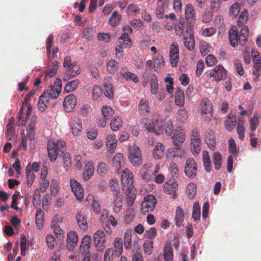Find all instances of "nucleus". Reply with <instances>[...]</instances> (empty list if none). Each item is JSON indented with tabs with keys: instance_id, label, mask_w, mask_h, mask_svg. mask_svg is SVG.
<instances>
[{
	"instance_id": "obj_1",
	"label": "nucleus",
	"mask_w": 261,
	"mask_h": 261,
	"mask_svg": "<svg viewBox=\"0 0 261 261\" xmlns=\"http://www.w3.org/2000/svg\"><path fill=\"white\" fill-rule=\"evenodd\" d=\"M121 181L122 190L125 193H131L134 190V179L132 172L125 169L121 174Z\"/></svg>"
},
{
	"instance_id": "obj_2",
	"label": "nucleus",
	"mask_w": 261,
	"mask_h": 261,
	"mask_svg": "<svg viewBox=\"0 0 261 261\" xmlns=\"http://www.w3.org/2000/svg\"><path fill=\"white\" fill-rule=\"evenodd\" d=\"M57 93H51V90L46 89L40 96L38 101V109L40 112H44L49 106L50 101L57 99Z\"/></svg>"
},
{
	"instance_id": "obj_3",
	"label": "nucleus",
	"mask_w": 261,
	"mask_h": 261,
	"mask_svg": "<svg viewBox=\"0 0 261 261\" xmlns=\"http://www.w3.org/2000/svg\"><path fill=\"white\" fill-rule=\"evenodd\" d=\"M63 66L66 68L68 72L65 76L68 79L75 77L80 73V67L76 61H71L70 57H66L64 59Z\"/></svg>"
},
{
	"instance_id": "obj_4",
	"label": "nucleus",
	"mask_w": 261,
	"mask_h": 261,
	"mask_svg": "<svg viewBox=\"0 0 261 261\" xmlns=\"http://www.w3.org/2000/svg\"><path fill=\"white\" fill-rule=\"evenodd\" d=\"M142 122L144 123L145 129L150 132H154L156 135H160L163 133V124L161 120H155L151 121L148 119H143Z\"/></svg>"
},
{
	"instance_id": "obj_5",
	"label": "nucleus",
	"mask_w": 261,
	"mask_h": 261,
	"mask_svg": "<svg viewBox=\"0 0 261 261\" xmlns=\"http://www.w3.org/2000/svg\"><path fill=\"white\" fill-rule=\"evenodd\" d=\"M93 244L97 251H103L106 248V235L103 230H97L93 235Z\"/></svg>"
},
{
	"instance_id": "obj_6",
	"label": "nucleus",
	"mask_w": 261,
	"mask_h": 261,
	"mask_svg": "<svg viewBox=\"0 0 261 261\" xmlns=\"http://www.w3.org/2000/svg\"><path fill=\"white\" fill-rule=\"evenodd\" d=\"M129 161L135 166H140L142 163V158L139 148L135 145L130 147L128 150Z\"/></svg>"
},
{
	"instance_id": "obj_7",
	"label": "nucleus",
	"mask_w": 261,
	"mask_h": 261,
	"mask_svg": "<svg viewBox=\"0 0 261 261\" xmlns=\"http://www.w3.org/2000/svg\"><path fill=\"white\" fill-rule=\"evenodd\" d=\"M156 203V200L155 196L152 195L146 196L141 204L142 213L146 214L149 212H152L154 209Z\"/></svg>"
},
{
	"instance_id": "obj_8",
	"label": "nucleus",
	"mask_w": 261,
	"mask_h": 261,
	"mask_svg": "<svg viewBox=\"0 0 261 261\" xmlns=\"http://www.w3.org/2000/svg\"><path fill=\"white\" fill-rule=\"evenodd\" d=\"M185 174L191 179L194 178L196 176L197 166L195 160L191 158H188L186 162L184 168Z\"/></svg>"
},
{
	"instance_id": "obj_9",
	"label": "nucleus",
	"mask_w": 261,
	"mask_h": 261,
	"mask_svg": "<svg viewBox=\"0 0 261 261\" xmlns=\"http://www.w3.org/2000/svg\"><path fill=\"white\" fill-rule=\"evenodd\" d=\"M70 185L76 199L79 201L82 200L84 198V190L81 184L75 179L72 178L70 180Z\"/></svg>"
},
{
	"instance_id": "obj_10",
	"label": "nucleus",
	"mask_w": 261,
	"mask_h": 261,
	"mask_svg": "<svg viewBox=\"0 0 261 261\" xmlns=\"http://www.w3.org/2000/svg\"><path fill=\"white\" fill-rule=\"evenodd\" d=\"M209 76L214 77L216 81L219 82L226 77L227 71L222 65H218L210 71Z\"/></svg>"
},
{
	"instance_id": "obj_11",
	"label": "nucleus",
	"mask_w": 261,
	"mask_h": 261,
	"mask_svg": "<svg viewBox=\"0 0 261 261\" xmlns=\"http://www.w3.org/2000/svg\"><path fill=\"white\" fill-rule=\"evenodd\" d=\"M77 104L76 99L74 95L71 94L67 95L64 98L63 106L66 112L73 111Z\"/></svg>"
},
{
	"instance_id": "obj_12",
	"label": "nucleus",
	"mask_w": 261,
	"mask_h": 261,
	"mask_svg": "<svg viewBox=\"0 0 261 261\" xmlns=\"http://www.w3.org/2000/svg\"><path fill=\"white\" fill-rule=\"evenodd\" d=\"M169 57L172 66H176L179 59V50L178 46L176 42H173L171 45Z\"/></svg>"
},
{
	"instance_id": "obj_13",
	"label": "nucleus",
	"mask_w": 261,
	"mask_h": 261,
	"mask_svg": "<svg viewBox=\"0 0 261 261\" xmlns=\"http://www.w3.org/2000/svg\"><path fill=\"white\" fill-rule=\"evenodd\" d=\"M178 185L174 178L167 181L163 185L164 192L168 194H173L176 192Z\"/></svg>"
},
{
	"instance_id": "obj_14",
	"label": "nucleus",
	"mask_w": 261,
	"mask_h": 261,
	"mask_svg": "<svg viewBox=\"0 0 261 261\" xmlns=\"http://www.w3.org/2000/svg\"><path fill=\"white\" fill-rule=\"evenodd\" d=\"M91 247V238L90 236H85L82 239L80 247L81 254H90V249Z\"/></svg>"
},
{
	"instance_id": "obj_15",
	"label": "nucleus",
	"mask_w": 261,
	"mask_h": 261,
	"mask_svg": "<svg viewBox=\"0 0 261 261\" xmlns=\"http://www.w3.org/2000/svg\"><path fill=\"white\" fill-rule=\"evenodd\" d=\"M69 125L73 136H79L82 129V123L79 118L72 117L70 119Z\"/></svg>"
},
{
	"instance_id": "obj_16",
	"label": "nucleus",
	"mask_w": 261,
	"mask_h": 261,
	"mask_svg": "<svg viewBox=\"0 0 261 261\" xmlns=\"http://www.w3.org/2000/svg\"><path fill=\"white\" fill-rule=\"evenodd\" d=\"M77 234L75 232H70L67 235L66 247L68 250L73 251L78 242Z\"/></svg>"
},
{
	"instance_id": "obj_17",
	"label": "nucleus",
	"mask_w": 261,
	"mask_h": 261,
	"mask_svg": "<svg viewBox=\"0 0 261 261\" xmlns=\"http://www.w3.org/2000/svg\"><path fill=\"white\" fill-rule=\"evenodd\" d=\"M185 135L180 128L176 129L171 137L173 144L178 146L185 141Z\"/></svg>"
},
{
	"instance_id": "obj_18",
	"label": "nucleus",
	"mask_w": 261,
	"mask_h": 261,
	"mask_svg": "<svg viewBox=\"0 0 261 261\" xmlns=\"http://www.w3.org/2000/svg\"><path fill=\"white\" fill-rule=\"evenodd\" d=\"M185 14L186 19L189 23H191L195 20V11L192 4L189 3L186 5Z\"/></svg>"
},
{
	"instance_id": "obj_19",
	"label": "nucleus",
	"mask_w": 261,
	"mask_h": 261,
	"mask_svg": "<svg viewBox=\"0 0 261 261\" xmlns=\"http://www.w3.org/2000/svg\"><path fill=\"white\" fill-rule=\"evenodd\" d=\"M185 151L180 147H176L169 148L167 152V157L170 159L175 158H182L185 155Z\"/></svg>"
},
{
	"instance_id": "obj_20",
	"label": "nucleus",
	"mask_w": 261,
	"mask_h": 261,
	"mask_svg": "<svg viewBox=\"0 0 261 261\" xmlns=\"http://www.w3.org/2000/svg\"><path fill=\"white\" fill-rule=\"evenodd\" d=\"M120 74L121 76L127 81H132L135 83L139 82V79L135 73L129 71L125 67L121 69Z\"/></svg>"
},
{
	"instance_id": "obj_21",
	"label": "nucleus",
	"mask_w": 261,
	"mask_h": 261,
	"mask_svg": "<svg viewBox=\"0 0 261 261\" xmlns=\"http://www.w3.org/2000/svg\"><path fill=\"white\" fill-rule=\"evenodd\" d=\"M184 40L185 46L188 50H192L194 49L195 41L191 31L189 33L188 31H186V34L184 36Z\"/></svg>"
},
{
	"instance_id": "obj_22",
	"label": "nucleus",
	"mask_w": 261,
	"mask_h": 261,
	"mask_svg": "<svg viewBox=\"0 0 261 261\" xmlns=\"http://www.w3.org/2000/svg\"><path fill=\"white\" fill-rule=\"evenodd\" d=\"M213 110L212 103L207 98H203L201 102V114H210Z\"/></svg>"
},
{
	"instance_id": "obj_23",
	"label": "nucleus",
	"mask_w": 261,
	"mask_h": 261,
	"mask_svg": "<svg viewBox=\"0 0 261 261\" xmlns=\"http://www.w3.org/2000/svg\"><path fill=\"white\" fill-rule=\"evenodd\" d=\"M113 195L115 196L113 200V209L115 212H119L122 208L123 196L121 193H117Z\"/></svg>"
},
{
	"instance_id": "obj_24",
	"label": "nucleus",
	"mask_w": 261,
	"mask_h": 261,
	"mask_svg": "<svg viewBox=\"0 0 261 261\" xmlns=\"http://www.w3.org/2000/svg\"><path fill=\"white\" fill-rule=\"evenodd\" d=\"M249 35V29L247 27H243L238 34V41L239 44L241 46H243L245 44Z\"/></svg>"
},
{
	"instance_id": "obj_25",
	"label": "nucleus",
	"mask_w": 261,
	"mask_h": 261,
	"mask_svg": "<svg viewBox=\"0 0 261 261\" xmlns=\"http://www.w3.org/2000/svg\"><path fill=\"white\" fill-rule=\"evenodd\" d=\"M165 146L161 143H156L153 150L152 155L155 159H161L164 154Z\"/></svg>"
},
{
	"instance_id": "obj_26",
	"label": "nucleus",
	"mask_w": 261,
	"mask_h": 261,
	"mask_svg": "<svg viewBox=\"0 0 261 261\" xmlns=\"http://www.w3.org/2000/svg\"><path fill=\"white\" fill-rule=\"evenodd\" d=\"M103 87L105 95L110 99L113 98L114 96L113 86L109 79H105L103 81Z\"/></svg>"
},
{
	"instance_id": "obj_27",
	"label": "nucleus",
	"mask_w": 261,
	"mask_h": 261,
	"mask_svg": "<svg viewBox=\"0 0 261 261\" xmlns=\"http://www.w3.org/2000/svg\"><path fill=\"white\" fill-rule=\"evenodd\" d=\"M55 146L51 141H48L47 144L48 156L51 162H55L57 160L58 155L61 154L56 151Z\"/></svg>"
},
{
	"instance_id": "obj_28",
	"label": "nucleus",
	"mask_w": 261,
	"mask_h": 261,
	"mask_svg": "<svg viewBox=\"0 0 261 261\" xmlns=\"http://www.w3.org/2000/svg\"><path fill=\"white\" fill-rule=\"evenodd\" d=\"M76 219L79 227L84 230L87 229L88 223L87 217L81 212L76 215Z\"/></svg>"
},
{
	"instance_id": "obj_29",
	"label": "nucleus",
	"mask_w": 261,
	"mask_h": 261,
	"mask_svg": "<svg viewBox=\"0 0 261 261\" xmlns=\"http://www.w3.org/2000/svg\"><path fill=\"white\" fill-rule=\"evenodd\" d=\"M163 256L164 261H173V250L171 244H166L165 245Z\"/></svg>"
},
{
	"instance_id": "obj_30",
	"label": "nucleus",
	"mask_w": 261,
	"mask_h": 261,
	"mask_svg": "<svg viewBox=\"0 0 261 261\" xmlns=\"http://www.w3.org/2000/svg\"><path fill=\"white\" fill-rule=\"evenodd\" d=\"M117 145V140L115 135H110L107 137L106 146L109 151H113Z\"/></svg>"
},
{
	"instance_id": "obj_31",
	"label": "nucleus",
	"mask_w": 261,
	"mask_h": 261,
	"mask_svg": "<svg viewBox=\"0 0 261 261\" xmlns=\"http://www.w3.org/2000/svg\"><path fill=\"white\" fill-rule=\"evenodd\" d=\"M175 103L177 106L182 107L185 103L184 91L179 88L176 89L175 94Z\"/></svg>"
},
{
	"instance_id": "obj_32",
	"label": "nucleus",
	"mask_w": 261,
	"mask_h": 261,
	"mask_svg": "<svg viewBox=\"0 0 261 261\" xmlns=\"http://www.w3.org/2000/svg\"><path fill=\"white\" fill-rule=\"evenodd\" d=\"M229 40L230 45L235 47L239 44L238 30L232 29L229 32Z\"/></svg>"
},
{
	"instance_id": "obj_33",
	"label": "nucleus",
	"mask_w": 261,
	"mask_h": 261,
	"mask_svg": "<svg viewBox=\"0 0 261 261\" xmlns=\"http://www.w3.org/2000/svg\"><path fill=\"white\" fill-rule=\"evenodd\" d=\"M170 5V3L169 0H164L161 6H158L155 11V15L158 18L162 19L164 17H165V7L167 8Z\"/></svg>"
},
{
	"instance_id": "obj_34",
	"label": "nucleus",
	"mask_w": 261,
	"mask_h": 261,
	"mask_svg": "<svg viewBox=\"0 0 261 261\" xmlns=\"http://www.w3.org/2000/svg\"><path fill=\"white\" fill-rule=\"evenodd\" d=\"M48 141H51L55 145V149L60 154H63L66 151V143L62 140H58L57 141L54 140H50Z\"/></svg>"
},
{
	"instance_id": "obj_35",
	"label": "nucleus",
	"mask_w": 261,
	"mask_h": 261,
	"mask_svg": "<svg viewBox=\"0 0 261 261\" xmlns=\"http://www.w3.org/2000/svg\"><path fill=\"white\" fill-rule=\"evenodd\" d=\"M184 213L182 208L180 206H178L176 207L175 216V223L177 226H180L182 225L184 220Z\"/></svg>"
},
{
	"instance_id": "obj_36",
	"label": "nucleus",
	"mask_w": 261,
	"mask_h": 261,
	"mask_svg": "<svg viewBox=\"0 0 261 261\" xmlns=\"http://www.w3.org/2000/svg\"><path fill=\"white\" fill-rule=\"evenodd\" d=\"M115 254L116 256H119L123 252V241L122 239L116 238L114 242Z\"/></svg>"
},
{
	"instance_id": "obj_37",
	"label": "nucleus",
	"mask_w": 261,
	"mask_h": 261,
	"mask_svg": "<svg viewBox=\"0 0 261 261\" xmlns=\"http://www.w3.org/2000/svg\"><path fill=\"white\" fill-rule=\"evenodd\" d=\"M43 211L40 208L37 210L35 214V222L39 229H41L43 226Z\"/></svg>"
},
{
	"instance_id": "obj_38",
	"label": "nucleus",
	"mask_w": 261,
	"mask_h": 261,
	"mask_svg": "<svg viewBox=\"0 0 261 261\" xmlns=\"http://www.w3.org/2000/svg\"><path fill=\"white\" fill-rule=\"evenodd\" d=\"M113 165L115 168H120L124 164L123 155L118 153L115 154L112 160Z\"/></svg>"
},
{
	"instance_id": "obj_39",
	"label": "nucleus",
	"mask_w": 261,
	"mask_h": 261,
	"mask_svg": "<svg viewBox=\"0 0 261 261\" xmlns=\"http://www.w3.org/2000/svg\"><path fill=\"white\" fill-rule=\"evenodd\" d=\"M245 126L243 121L239 120L237 126V132L239 139L243 141L245 138Z\"/></svg>"
},
{
	"instance_id": "obj_40",
	"label": "nucleus",
	"mask_w": 261,
	"mask_h": 261,
	"mask_svg": "<svg viewBox=\"0 0 261 261\" xmlns=\"http://www.w3.org/2000/svg\"><path fill=\"white\" fill-rule=\"evenodd\" d=\"M62 88V81L60 79H57L55 82L54 86L49 87L47 90H51V93H57V98L59 96Z\"/></svg>"
},
{
	"instance_id": "obj_41",
	"label": "nucleus",
	"mask_w": 261,
	"mask_h": 261,
	"mask_svg": "<svg viewBox=\"0 0 261 261\" xmlns=\"http://www.w3.org/2000/svg\"><path fill=\"white\" fill-rule=\"evenodd\" d=\"M122 126V120L119 116H115L112 120L110 126L113 131L118 130Z\"/></svg>"
},
{
	"instance_id": "obj_42",
	"label": "nucleus",
	"mask_w": 261,
	"mask_h": 261,
	"mask_svg": "<svg viewBox=\"0 0 261 261\" xmlns=\"http://www.w3.org/2000/svg\"><path fill=\"white\" fill-rule=\"evenodd\" d=\"M250 128L252 132H255L259 126V116L258 114H254L250 119Z\"/></svg>"
},
{
	"instance_id": "obj_43",
	"label": "nucleus",
	"mask_w": 261,
	"mask_h": 261,
	"mask_svg": "<svg viewBox=\"0 0 261 261\" xmlns=\"http://www.w3.org/2000/svg\"><path fill=\"white\" fill-rule=\"evenodd\" d=\"M186 192L189 199L194 198L196 193V185L193 182L189 183L186 188Z\"/></svg>"
},
{
	"instance_id": "obj_44",
	"label": "nucleus",
	"mask_w": 261,
	"mask_h": 261,
	"mask_svg": "<svg viewBox=\"0 0 261 261\" xmlns=\"http://www.w3.org/2000/svg\"><path fill=\"white\" fill-rule=\"evenodd\" d=\"M200 145V139L191 140V151L194 155L197 154L200 152L201 150Z\"/></svg>"
},
{
	"instance_id": "obj_45",
	"label": "nucleus",
	"mask_w": 261,
	"mask_h": 261,
	"mask_svg": "<svg viewBox=\"0 0 261 261\" xmlns=\"http://www.w3.org/2000/svg\"><path fill=\"white\" fill-rule=\"evenodd\" d=\"M79 83L80 81L77 79L68 82L65 86L64 91L66 93H69L75 90Z\"/></svg>"
},
{
	"instance_id": "obj_46",
	"label": "nucleus",
	"mask_w": 261,
	"mask_h": 261,
	"mask_svg": "<svg viewBox=\"0 0 261 261\" xmlns=\"http://www.w3.org/2000/svg\"><path fill=\"white\" fill-rule=\"evenodd\" d=\"M214 22L216 27H217L220 32H223L225 30V23L223 17L221 15H217L215 17Z\"/></svg>"
},
{
	"instance_id": "obj_47",
	"label": "nucleus",
	"mask_w": 261,
	"mask_h": 261,
	"mask_svg": "<svg viewBox=\"0 0 261 261\" xmlns=\"http://www.w3.org/2000/svg\"><path fill=\"white\" fill-rule=\"evenodd\" d=\"M121 16L118 15L117 11H114L111 16L109 18L108 22L112 26L118 25L120 22Z\"/></svg>"
},
{
	"instance_id": "obj_48",
	"label": "nucleus",
	"mask_w": 261,
	"mask_h": 261,
	"mask_svg": "<svg viewBox=\"0 0 261 261\" xmlns=\"http://www.w3.org/2000/svg\"><path fill=\"white\" fill-rule=\"evenodd\" d=\"M26 178L27 180V185L31 187L35 179V175L32 171H31L30 166H27L25 168Z\"/></svg>"
},
{
	"instance_id": "obj_49",
	"label": "nucleus",
	"mask_w": 261,
	"mask_h": 261,
	"mask_svg": "<svg viewBox=\"0 0 261 261\" xmlns=\"http://www.w3.org/2000/svg\"><path fill=\"white\" fill-rule=\"evenodd\" d=\"M119 68V64L114 60H111L107 64V69L110 74H113Z\"/></svg>"
},
{
	"instance_id": "obj_50",
	"label": "nucleus",
	"mask_w": 261,
	"mask_h": 261,
	"mask_svg": "<svg viewBox=\"0 0 261 261\" xmlns=\"http://www.w3.org/2000/svg\"><path fill=\"white\" fill-rule=\"evenodd\" d=\"M177 115V120L181 122H185L187 121L189 117L188 113L185 108H182L178 110Z\"/></svg>"
},
{
	"instance_id": "obj_51",
	"label": "nucleus",
	"mask_w": 261,
	"mask_h": 261,
	"mask_svg": "<svg viewBox=\"0 0 261 261\" xmlns=\"http://www.w3.org/2000/svg\"><path fill=\"white\" fill-rule=\"evenodd\" d=\"M236 119L235 117L228 116L225 121V128L228 131H231L236 124Z\"/></svg>"
},
{
	"instance_id": "obj_52",
	"label": "nucleus",
	"mask_w": 261,
	"mask_h": 261,
	"mask_svg": "<svg viewBox=\"0 0 261 261\" xmlns=\"http://www.w3.org/2000/svg\"><path fill=\"white\" fill-rule=\"evenodd\" d=\"M153 67L154 70L158 72V69L164 67V60L163 57L159 56L155 57L153 60Z\"/></svg>"
},
{
	"instance_id": "obj_53",
	"label": "nucleus",
	"mask_w": 261,
	"mask_h": 261,
	"mask_svg": "<svg viewBox=\"0 0 261 261\" xmlns=\"http://www.w3.org/2000/svg\"><path fill=\"white\" fill-rule=\"evenodd\" d=\"M192 217L195 221H198L200 218V208L197 201L193 204Z\"/></svg>"
},
{
	"instance_id": "obj_54",
	"label": "nucleus",
	"mask_w": 261,
	"mask_h": 261,
	"mask_svg": "<svg viewBox=\"0 0 261 261\" xmlns=\"http://www.w3.org/2000/svg\"><path fill=\"white\" fill-rule=\"evenodd\" d=\"M101 112L103 117L110 119L114 114V110L109 106H103L101 109Z\"/></svg>"
},
{
	"instance_id": "obj_55",
	"label": "nucleus",
	"mask_w": 261,
	"mask_h": 261,
	"mask_svg": "<svg viewBox=\"0 0 261 261\" xmlns=\"http://www.w3.org/2000/svg\"><path fill=\"white\" fill-rule=\"evenodd\" d=\"M94 171V168L91 164L87 165L83 173V178L84 180H87L89 179L91 176L93 175Z\"/></svg>"
},
{
	"instance_id": "obj_56",
	"label": "nucleus",
	"mask_w": 261,
	"mask_h": 261,
	"mask_svg": "<svg viewBox=\"0 0 261 261\" xmlns=\"http://www.w3.org/2000/svg\"><path fill=\"white\" fill-rule=\"evenodd\" d=\"M132 234L130 231L127 230L124 234V248L126 250H129L132 247Z\"/></svg>"
},
{
	"instance_id": "obj_57",
	"label": "nucleus",
	"mask_w": 261,
	"mask_h": 261,
	"mask_svg": "<svg viewBox=\"0 0 261 261\" xmlns=\"http://www.w3.org/2000/svg\"><path fill=\"white\" fill-rule=\"evenodd\" d=\"M139 109L143 114L145 113H149L150 111V107L148 102L144 99H141L140 100Z\"/></svg>"
},
{
	"instance_id": "obj_58",
	"label": "nucleus",
	"mask_w": 261,
	"mask_h": 261,
	"mask_svg": "<svg viewBox=\"0 0 261 261\" xmlns=\"http://www.w3.org/2000/svg\"><path fill=\"white\" fill-rule=\"evenodd\" d=\"M174 30L176 35L180 36L185 30L184 21L182 20L177 22L175 24Z\"/></svg>"
},
{
	"instance_id": "obj_59",
	"label": "nucleus",
	"mask_w": 261,
	"mask_h": 261,
	"mask_svg": "<svg viewBox=\"0 0 261 261\" xmlns=\"http://www.w3.org/2000/svg\"><path fill=\"white\" fill-rule=\"evenodd\" d=\"M108 167L105 163H100L97 167V172L101 176H104L108 172Z\"/></svg>"
},
{
	"instance_id": "obj_60",
	"label": "nucleus",
	"mask_w": 261,
	"mask_h": 261,
	"mask_svg": "<svg viewBox=\"0 0 261 261\" xmlns=\"http://www.w3.org/2000/svg\"><path fill=\"white\" fill-rule=\"evenodd\" d=\"M214 164L215 168L218 170L221 168V162H222V155L219 152H216L214 153L213 156Z\"/></svg>"
},
{
	"instance_id": "obj_61",
	"label": "nucleus",
	"mask_w": 261,
	"mask_h": 261,
	"mask_svg": "<svg viewBox=\"0 0 261 261\" xmlns=\"http://www.w3.org/2000/svg\"><path fill=\"white\" fill-rule=\"evenodd\" d=\"M59 67V63L57 61H55L53 63L51 68L50 70L47 71L45 73V76L46 77L48 76L49 77H51L54 76L57 72V70Z\"/></svg>"
},
{
	"instance_id": "obj_62",
	"label": "nucleus",
	"mask_w": 261,
	"mask_h": 261,
	"mask_svg": "<svg viewBox=\"0 0 261 261\" xmlns=\"http://www.w3.org/2000/svg\"><path fill=\"white\" fill-rule=\"evenodd\" d=\"M248 18V12L246 10L242 12L238 20L237 24L238 26H242L247 21Z\"/></svg>"
},
{
	"instance_id": "obj_63",
	"label": "nucleus",
	"mask_w": 261,
	"mask_h": 261,
	"mask_svg": "<svg viewBox=\"0 0 261 261\" xmlns=\"http://www.w3.org/2000/svg\"><path fill=\"white\" fill-rule=\"evenodd\" d=\"M153 248V243L152 241L150 240L145 241L143 244V249L144 252L146 254H151L152 252Z\"/></svg>"
},
{
	"instance_id": "obj_64",
	"label": "nucleus",
	"mask_w": 261,
	"mask_h": 261,
	"mask_svg": "<svg viewBox=\"0 0 261 261\" xmlns=\"http://www.w3.org/2000/svg\"><path fill=\"white\" fill-rule=\"evenodd\" d=\"M114 256L113 249L111 248H108L104 253V261H113Z\"/></svg>"
}]
</instances>
